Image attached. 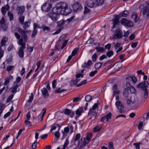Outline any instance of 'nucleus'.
Segmentation results:
<instances>
[{"label": "nucleus", "mask_w": 149, "mask_h": 149, "mask_svg": "<svg viewBox=\"0 0 149 149\" xmlns=\"http://www.w3.org/2000/svg\"><path fill=\"white\" fill-rule=\"evenodd\" d=\"M108 147L109 149H114V146L112 142H110L109 143Z\"/></svg>", "instance_id": "nucleus-63"}, {"label": "nucleus", "mask_w": 149, "mask_h": 149, "mask_svg": "<svg viewBox=\"0 0 149 149\" xmlns=\"http://www.w3.org/2000/svg\"><path fill=\"white\" fill-rule=\"evenodd\" d=\"M97 58V54L96 53H94L92 57V59L93 61H96Z\"/></svg>", "instance_id": "nucleus-57"}, {"label": "nucleus", "mask_w": 149, "mask_h": 149, "mask_svg": "<svg viewBox=\"0 0 149 149\" xmlns=\"http://www.w3.org/2000/svg\"><path fill=\"white\" fill-rule=\"evenodd\" d=\"M25 9L23 6H19L18 7V14L19 16L22 15Z\"/></svg>", "instance_id": "nucleus-17"}, {"label": "nucleus", "mask_w": 149, "mask_h": 149, "mask_svg": "<svg viewBox=\"0 0 149 149\" xmlns=\"http://www.w3.org/2000/svg\"><path fill=\"white\" fill-rule=\"evenodd\" d=\"M132 79L131 81L134 84H135L137 81V79L136 77L133 75H132Z\"/></svg>", "instance_id": "nucleus-59"}, {"label": "nucleus", "mask_w": 149, "mask_h": 149, "mask_svg": "<svg viewBox=\"0 0 149 149\" xmlns=\"http://www.w3.org/2000/svg\"><path fill=\"white\" fill-rule=\"evenodd\" d=\"M118 86L116 84H115L112 87V90H113V94L114 95L116 94H118L120 92L119 90H117Z\"/></svg>", "instance_id": "nucleus-16"}, {"label": "nucleus", "mask_w": 149, "mask_h": 149, "mask_svg": "<svg viewBox=\"0 0 149 149\" xmlns=\"http://www.w3.org/2000/svg\"><path fill=\"white\" fill-rule=\"evenodd\" d=\"M92 99V97L90 95H87L86 96L85 100L86 101L89 102Z\"/></svg>", "instance_id": "nucleus-43"}, {"label": "nucleus", "mask_w": 149, "mask_h": 149, "mask_svg": "<svg viewBox=\"0 0 149 149\" xmlns=\"http://www.w3.org/2000/svg\"><path fill=\"white\" fill-rule=\"evenodd\" d=\"M20 85L17 84H13V87L10 88V90H11V92L12 93V94L10 95V102L12 100L15 94L19 91V90L17 91V88Z\"/></svg>", "instance_id": "nucleus-6"}, {"label": "nucleus", "mask_w": 149, "mask_h": 149, "mask_svg": "<svg viewBox=\"0 0 149 149\" xmlns=\"http://www.w3.org/2000/svg\"><path fill=\"white\" fill-rule=\"evenodd\" d=\"M104 116L106 118V121L108 122L109 120L111 119L112 117L111 113V112H109L107 114L105 115Z\"/></svg>", "instance_id": "nucleus-35"}, {"label": "nucleus", "mask_w": 149, "mask_h": 149, "mask_svg": "<svg viewBox=\"0 0 149 149\" xmlns=\"http://www.w3.org/2000/svg\"><path fill=\"white\" fill-rule=\"evenodd\" d=\"M36 27H35L34 29H33V30L32 31L31 35V38H35L38 33V30H36Z\"/></svg>", "instance_id": "nucleus-30"}, {"label": "nucleus", "mask_w": 149, "mask_h": 149, "mask_svg": "<svg viewBox=\"0 0 149 149\" xmlns=\"http://www.w3.org/2000/svg\"><path fill=\"white\" fill-rule=\"evenodd\" d=\"M66 91L65 89H61V88H57L55 89L54 92L55 93H61Z\"/></svg>", "instance_id": "nucleus-23"}, {"label": "nucleus", "mask_w": 149, "mask_h": 149, "mask_svg": "<svg viewBox=\"0 0 149 149\" xmlns=\"http://www.w3.org/2000/svg\"><path fill=\"white\" fill-rule=\"evenodd\" d=\"M72 8L74 11L80 9L82 7L81 5L79 2H75L72 5Z\"/></svg>", "instance_id": "nucleus-10"}, {"label": "nucleus", "mask_w": 149, "mask_h": 149, "mask_svg": "<svg viewBox=\"0 0 149 149\" xmlns=\"http://www.w3.org/2000/svg\"><path fill=\"white\" fill-rule=\"evenodd\" d=\"M136 87L138 88H140L143 90L146 89L147 88L149 87V83L147 81H144L137 84Z\"/></svg>", "instance_id": "nucleus-5"}, {"label": "nucleus", "mask_w": 149, "mask_h": 149, "mask_svg": "<svg viewBox=\"0 0 149 149\" xmlns=\"http://www.w3.org/2000/svg\"><path fill=\"white\" fill-rule=\"evenodd\" d=\"M41 28H42V31H47V32H48L50 31L51 29V28L49 27L46 26L45 25H43L42 26H41Z\"/></svg>", "instance_id": "nucleus-28"}, {"label": "nucleus", "mask_w": 149, "mask_h": 149, "mask_svg": "<svg viewBox=\"0 0 149 149\" xmlns=\"http://www.w3.org/2000/svg\"><path fill=\"white\" fill-rule=\"evenodd\" d=\"M93 136L92 134L90 133H88L87 134L86 139L87 141L90 142L91 139L92 138Z\"/></svg>", "instance_id": "nucleus-29"}, {"label": "nucleus", "mask_w": 149, "mask_h": 149, "mask_svg": "<svg viewBox=\"0 0 149 149\" xmlns=\"http://www.w3.org/2000/svg\"><path fill=\"white\" fill-rule=\"evenodd\" d=\"M90 114L92 115L93 118H94L93 120L95 119L97 116V111L96 110H92V112L90 113L89 115H90Z\"/></svg>", "instance_id": "nucleus-36"}, {"label": "nucleus", "mask_w": 149, "mask_h": 149, "mask_svg": "<svg viewBox=\"0 0 149 149\" xmlns=\"http://www.w3.org/2000/svg\"><path fill=\"white\" fill-rule=\"evenodd\" d=\"M95 49L98 52H103L104 50V48L102 47H96L95 48Z\"/></svg>", "instance_id": "nucleus-37"}, {"label": "nucleus", "mask_w": 149, "mask_h": 149, "mask_svg": "<svg viewBox=\"0 0 149 149\" xmlns=\"http://www.w3.org/2000/svg\"><path fill=\"white\" fill-rule=\"evenodd\" d=\"M128 13L127 10H125L123 12L120 13L119 15L121 17H126L128 16Z\"/></svg>", "instance_id": "nucleus-27"}, {"label": "nucleus", "mask_w": 149, "mask_h": 149, "mask_svg": "<svg viewBox=\"0 0 149 149\" xmlns=\"http://www.w3.org/2000/svg\"><path fill=\"white\" fill-rule=\"evenodd\" d=\"M105 48L106 49H107L109 50L111 48V44L110 43L108 44L105 46Z\"/></svg>", "instance_id": "nucleus-62"}, {"label": "nucleus", "mask_w": 149, "mask_h": 149, "mask_svg": "<svg viewBox=\"0 0 149 149\" xmlns=\"http://www.w3.org/2000/svg\"><path fill=\"white\" fill-rule=\"evenodd\" d=\"M138 43V42H137L132 43L131 44V47L133 48H135L137 46Z\"/></svg>", "instance_id": "nucleus-60"}, {"label": "nucleus", "mask_w": 149, "mask_h": 149, "mask_svg": "<svg viewBox=\"0 0 149 149\" xmlns=\"http://www.w3.org/2000/svg\"><path fill=\"white\" fill-rule=\"evenodd\" d=\"M52 7L51 4L45 3L42 6L41 10L42 11L48 12L50 10Z\"/></svg>", "instance_id": "nucleus-9"}, {"label": "nucleus", "mask_w": 149, "mask_h": 149, "mask_svg": "<svg viewBox=\"0 0 149 149\" xmlns=\"http://www.w3.org/2000/svg\"><path fill=\"white\" fill-rule=\"evenodd\" d=\"M130 90V93L132 94H135L136 93V90L135 88L133 86H132L129 89L128 91Z\"/></svg>", "instance_id": "nucleus-47"}, {"label": "nucleus", "mask_w": 149, "mask_h": 149, "mask_svg": "<svg viewBox=\"0 0 149 149\" xmlns=\"http://www.w3.org/2000/svg\"><path fill=\"white\" fill-rule=\"evenodd\" d=\"M114 34L113 36V39H120L123 37V32L121 29L117 28L113 31Z\"/></svg>", "instance_id": "nucleus-3"}, {"label": "nucleus", "mask_w": 149, "mask_h": 149, "mask_svg": "<svg viewBox=\"0 0 149 149\" xmlns=\"http://www.w3.org/2000/svg\"><path fill=\"white\" fill-rule=\"evenodd\" d=\"M40 91L44 98H46L49 96V95L48 93V90L46 88H43Z\"/></svg>", "instance_id": "nucleus-11"}, {"label": "nucleus", "mask_w": 149, "mask_h": 149, "mask_svg": "<svg viewBox=\"0 0 149 149\" xmlns=\"http://www.w3.org/2000/svg\"><path fill=\"white\" fill-rule=\"evenodd\" d=\"M58 9L57 6L56 7H54L52 10L47 15V16L50 18L53 21H56L59 18L60 14L59 10H58Z\"/></svg>", "instance_id": "nucleus-2"}, {"label": "nucleus", "mask_w": 149, "mask_h": 149, "mask_svg": "<svg viewBox=\"0 0 149 149\" xmlns=\"http://www.w3.org/2000/svg\"><path fill=\"white\" fill-rule=\"evenodd\" d=\"M19 18V22L20 23L22 24L23 25L24 22V20L25 17L24 16L21 15L20 16Z\"/></svg>", "instance_id": "nucleus-31"}, {"label": "nucleus", "mask_w": 149, "mask_h": 149, "mask_svg": "<svg viewBox=\"0 0 149 149\" xmlns=\"http://www.w3.org/2000/svg\"><path fill=\"white\" fill-rule=\"evenodd\" d=\"M90 142L87 141L86 138L84 137V141L80 145L79 147L81 148H84L85 146H86L87 144H88Z\"/></svg>", "instance_id": "nucleus-18"}, {"label": "nucleus", "mask_w": 149, "mask_h": 149, "mask_svg": "<svg viewBox=\"0 0 149 149\" xmlns=\"http://www.w3.org/2000/svg\"><path fill=\"white\" fill-rule=\"evenodd\" d=\"M103 64V63L99 62L97 63H96L95 65V69H98L100 68L102 65Z\"/></svg>", "instance_id": "nucleus-38"}, {"label": "nucleus", "mask_w": 149, "mask_h": 149, "mask_svg": "<svg viewBox=\"0 0 149 149\" xmlns=\"http://www.w3.org/2000/svg\"><path fill=\"white\" fill-rule=\"evenodd\" d=\"M144 91V98L145 99H146L147 98L148 95V91L147 89H145L144 90H143Z\"/></svg>", "instance_id": "nucleus-56"}, {"label": "nucleus", "mask_w": 149, "mask_h": 149, "mask_svg": "<svg viewBox=\"0 0 149 149\" xmlns=\"http://www.w3.org/2000/svg\"><path fill=\"white\" fill-rule=\"evenodd\" d=\"M127 99L126 100L127 104L128 105H130L131 103H134V101H132V97L131 96H129V97H127Z\"/></svg>", "instance_id": "nucleus-34"}, {"label": "nucleus", "mask_w": 149, "mask_h": 149, "mask_svg": "<svg viewBox=\"0 0 149 149\" xmlns=\"http://www.w3.org/2000/svg\"><path fill=\"white\" fill-rule=\"evenodd\" d=\"M83 111L82 108L81 107H79L76 111V114L79 117L81 115V113Z\"/></svg>", "instance_id": "nucleus-21"}, {"label": "nucleus", "mask_w": 149, "mask_h": 149, "mask_svg": "<svg viewBox=\"0 0 149 149\" xmlns=\"http://www.w3.org/2000/svg\"><path fill=\"white\" fill-rule=\"evenodd\" d=\"M0 25L4 31L6 30L7 26L5 23V19L3 17H2L0 20Z\"/></svg>", "instance_id": "nucleus-14"}, {"label": "nucleus", "mask_w": 149, "mask_h": 149, "mask_svg": "<svg viewBox=\"0 0 149 149\" xmlns=\"http://www.w3.org/2000/svg\"><path fill=\"white\" fill-rule=\"evenodd\" d=\"M8 40V38L6 37H3L1 40V46H5Z\"/></svg>", "instance_id": "nucleus-24"}, {"label": "nucleus", "mask_w": 149, "mask_h": 149, "mask_svg": "<svg viewBox=\"0 0 149 149\" xmlns=\"http://www.w3.org/2000/svg\"><path fill=\"white\" fill-rule=\"evenodd\" d=\"M57 6L60 14L67 15L72 12L71 9L68 7L67 4L65 2H61L58 3Z\"/></svg>", "instance_id": "nucleus-1"}, {"label": "nucleus", "mask_w": 149, "mask_h": 149, "mask_svg": "<svg viewBox=\"0 0 149 149\" xmlns=\"http://www.w3.org/2000/svg\"><path fill=\"white\" fill-rule=\"evenodd\" d=\"M127 20L125 18L122 19L121 20V23L123 25L126 26V24L127 23Z\"/></svg>", "instance_id": "nucleus-49"}, {"label": "nucleus", "mask_w": 149, "mask_h": 149, "mask_svg": "<svg viewBox=\"0 0 149 149\" xmlns=\"http://www.w3.org/2000/svg\"><path fill=\"white\" fill-rule=\"evenodd\" d=\"M95 4L93 1L92 0L89 1L87 3V6L89 8H92L94 6Z\"/></svg>", "instance_id": "nucleus-33"}, {"label": "nucleus", "mask_w": 149, "mask_h": 149, "mask_svg": "<svg viewBox=\"0 0 149 149\" xmlns=\"http://www.w3.org/2000/svg\"><path fill=\"white\" fill-rule=\"evenodd\" d=\"M140 143H134L133 145L135 146L136 147V149H140Z\"/></svg>", "instance_id": "nucleus-64"}, {"label": "nucleus", "mask_w": 149, "mask_h": 149, "mask_svg": "<svg viewBox=\"0 0 149 149\" xmlns=\"http://www.w3.org/2000/svg\"><path fill=\"white\" fill-rule=\"evenodd\" d=\"M99 104L98 103H95L94 104L92 107L91 109H89V111L88 113V116H89L90 113L92 112V110H95V109L98 107Z\"/></svg>", "instance_id": "nucleus-22"}, {"label": "nucleus", "mask_w": 149, "mask_h": 149, "mask_svg": "<svg viewBox=\"0 0 149 149\" xmlns=\"http://www.w3.org/2000/svg\"><path fill=\"white\" fill-rule=\"evenodd\" d=\"M79 49V48H76L74 49L72 52L71 55L72 56H75L76 55Z\"/></svg>", "instance_id": "nucleus-41"}, {"label": "nucleus", "mask_w": 149, "mask_h": 149, "mask_svg": "<svg viewBox=\"0 0 149 149\" xmlns=\"http://www.w3.org/2000/svg\"><path fill=\"white\" fill-rule=\"evenodd\" d=\"M101 130V127H100L99 126H97L94 128L93 129V131L94 132H96L100 131Z\"/></svg>", "instance_id": "nucleus-46"}, {"label": "nucleus", "mask_w": 149, "mask_h": 149, "mask_svg": "<svg viewBox=\"0 0 149 149\" xmlns=\"http://www.w3.org/2000/svg\"><path fill=\"white\" fill-rule=\"evenodd\" d=\"M64 113L70 116L71 118H72L74 115V112L73 111H71V110L68 109H65L64 111Z\"/></svg>", "instance_id": "nucleus-12"}, {"label": "nucleus", "mask_w": 149, "mask_h": 149, "mask_svg": "<svg viewBox=\"0 0 149 149\" xmlns=\"http://www.w3.org/2000/svg\"><path fill=\"white\" fill-rule=\"evenodd\" d=\"M23 39L21 38L18 42V44L21 45L19 49H21L22 50H24V49L26 48V43L24 42H23Z\"/></svg>", "instance_id": "nucleus-15"}, {"label": "nucleus", "mask_w": 149, "mask_h": 149, "mask_svg": "<svg viewBox=\"0 0 149 149\" xmlns=\"http://www.w3.org/2000/svg\"><path fill=\"white\" fill-rule=\"evenodd\" d=\"M52 88L54 89L56 87L57 85V81L56 79H54L52 82Z\"/></svg>", "instance_id": "nucleus-55"}, {"label": "nucleus", "mask_w": 149, "mask_h": 149, "mask_svg": "<svg viewBox=\"0 0 149 149\" xmlns=\"http://www.w3.org/2000/svg\"><path fill=\"white\" fill-rule=\"evenodd\" d=\"M116 19H115L113 21V26L112 27V29H113L115 28L117 25L120 22V21L118 19H116Z\"/></svg>", "instance_id": "nucleus-25"}, {"label": "nucleus", "mask_w": 149, "mask_h": 149, "mask_svg": "<svg viewBox=\"0 0 149 149\" xmlns=\"http://www.w3.org/2000/svg\"><path fill=\"white\" fill-rule=\"evenodd\" d=\"M18 54L19 56L21 58H23L24 56V50L19 49L18 51Z\"/></svg>", "instance_id": "nucleus-26"}, {"label": "nucleus", "mask_w": 149, "mask_h": 149, "mask_svg": "<svg viewBox=\"0 0 149 149\" xmlns=\"http://www.w3.org/2000/svg\"><path fill=\"white\" fill-rule=\"evenodd\" d=\"M97 72V71L95 70L91 72L89 74V76L91 77H93Z\"/></svg>", "instance_id": "nucleus-58"}, {"label": "nucleus", "mask_w": 149, "mask_h": 149, "mask_svg": "<svg viewBox=\"0 0 149 149\" xmlns=\"http://www.w3.org/2000/svg\"><path fill=\"white\" fill-rule=\"evenodd\" d=\"M29 120H26L24 121V123L26 125L28 126V127L31 126L32 125L30 121H28Z\"/></svg>", "instance_id": "nucleus-54"}, {"label": "nucleus", "mask_w": 149, "mask_h": 149, "mask_svg": "<svg viewBox=\"0 0 149 149\" xmlns=\"http://www.w3.org/2000/svg\"><path fill=\"white\" fill-rule=\"evenodd\" d=\"M65 23V21L63 20H61L59 21H58L57 22V27H61V26L63 25Z\"/></svg>", "instance_id": "nucleus-39"}, {"label": "nucleus", "mask_w": 149, "mask_h": 149, "mask_svg": "<svg viewBox=\"0 0 149 149\" xmlns=\"http://www.w3.org/2000/svg\"><path fill=\"white\" fill-rule=\"evenodd\" d=\"M17 30L21 35L22 38L24 40V42H26L28 39V37L26 34L28 33V31H25V29H23L22 28L19 27L17 28Z\"/></svg>", "instance_id": "nucleus-4"}, {"label": "nucleus", "mask_w": 149, "mask_h": 149, "mask_svg": "<svg viewBox=\"0 0 149 149\" xmlns=\"http://www.w3.org/2000/svg\"><path fill=\"white\" fill-rule=\"evenodd\" d=\"M87 82V81L86 79H85L82 81L80 83L76 85V86L77 87H79L85 84Z\"/></svg>", "instance_id": "nucleus-48"}, {"label": "nucleus", "mask_w": 149, "mask_h": 149, "mask_svg": "<svg viewBox=\"0 0 149 149\" xmlns=\"http://www.w3.org/2000/svg\"><path fill=\"white\" fill-rule=\"evenodd\" d=\"M96 4L98 5H101L104 2V0H95Z\"/></svg>", "instance_id": "nucleus-52"}, {"label": "nucleus", "mask_w": 149, "mask_h": 149, "mask_svg": "<svg viewBox=\"0 0 149 149\" xmlns=\"http://www.w3.org/2000/svg\"><path fill=\"white\" fill-rule=\"evenodd\" d=\"M133 23L132 21L128 20L125 26L131 27L133 26Z\"/></svg>", "instance_id": "nucleus-42"}, {"label": "nucleus", "mask_w": 149, "mask_h": 149, "mask_svg": "<svg viewBox=\"0 0 149 149\" xmlns=\"http://www.w3.org/2000/svg\"><path fill=\"white\" fill-rule=\"evenodd\" d=\"M5 107V105L4 104L0 103V116H1Z\"/></svg>", "instance_id": "nucleus-44"}, {"label": "nucleus", "mask_w": 149, "mask_h": 149, "mask_svg": "<svg viewBox=\"0 0 149 149\" xmlns=\"http://www.w3.org/2000/svg\"><path fill=\"white\" fill-rule=\"evenodd\" d=\"M115 104L117 109L119 110L120 113H125V111L123 110L124 107L120 101H116Z\"/></svg>", "instance_id": "nucleus-8"}, {"label": "nucleus", "mask_w": 149, "mask_h": 149, "mask_svg": "<svg viewBox=\"0 0 149 149\" xmlns=\"http://www.w3.org/2000/svg\"><path fill=\"white\" fill-rule=\"evenodd\" d=\"M9 9V6L8 4L4 6L1 8V11L3 15H5L7 11Z\"/></svg>", "instance_id": "nucleus-13"}, {"label": "nucleus", "mask_w": 149, "mask_h": 149, "mask_svg": "<svg viewBox=\"0 0 149 149\" xmlns=\"http://www.w3.org/2000/svg\"><path fill=\"white\" fill-rule=\"evenodd\" d=\"M29 99L28 102L29 103H31L33 100L34 98V95L33 93H31L30 96L29 97Z\"/></svg>", "instance_id": "nucleus-53"}, {"label": "nucleus", "mask_w": 149, "mask_h": 149, "mask_svg": "<svg viewBox=\"0 0 149 149\" xmlns=\"http://www.w3.org/2000/svg\"><path fill=\"white\" fill-rule=\"evenodd\" d=\"M69 144V141L68 140V137L66 138L65 141L64 143L63 147L65 148Z\"/></svg>", "instance_id": "nucleus-51"}, {"label": "nucleus", "mask_w": 149, "mask_h": 149, "mask_svg": "<svg viewBox=\"0 0 149 149\" xmlns=\"http://www.w3.org/2000/svg\"><path fill=\"white\" fill-rule=\"evenodd\" d=\"M142 11V14L144 16L146 13L149 12V6H146L143 8Z\"/></svg>", "instance_id": "nucleus-19"}, {"label": "nucleus", "mask_w": 149, "mask_h": 149, "mask_svg": "<svg viewBox=\"0 0 149 149\" xmlns=\"http://www.w3.org/2000/svg\"><path fill=\"white\" fill-rule=\"evenodd\" d=\"M90 11V10L86 6L84 7V13L86 14L87 13L89 12Z\"/></svg>", "instance_id": "nucleus-61"}, {"label": "nucleus", "mask_w": 149, "mask_h": 149, "mask_svg": "<svg viewBox=\"0 0 149 149\" xmlns=\"http://www.w3.org/2000/svg\"><path fill=\"white\" fill-rule=\"evenodd\" d=\"M21 78L20 77H17L15 80V81L13 83V84H17V83H19L21 80Z\"/></svg>", "instance_id": "nucleus-50"}, {"label": "nucleus", "mask_w": 149, "mask_h": 149, "mask_svg": "<svg viewBox=\"0 0 149 149\" xmlns=\"http://www.w3.org/2000/svg\"><path fill=\"white\" fill-rule=\"evenodd\" d=\"M113 54V52L112 51H107L106 53L107 56L109 58L111 57Z\"/></svg>", "instance_id": "nucleus-45"}, {"label": "nucleus", "mask_w": 149, "mask_h": 149, "mask_svg": "<svg viewBox=\"0 0 149 149\" xmlns=\"http://www.w3.org/2000/svg\"><path fill=\"white\" fill-rule=\"evenodd\" d=\"M30 22H25L24 23V26H23V28L24 29H26V28H28L30 26Z\"/></svg>", "instance_id": "nucleus-40"}, {"label": "nucleus", "mask_w": 149, "mask_h": 149, "mask_svg": "<svg viewBox=\"0 0 149 149\" xmlns=\"http://www.w3.org/2000/svg\"><path fill=\"white\" fill-rule=\"evenodd\" d=\"M78 81L79 80L77 79H76L74 80L72 79L71 81V86H74L75 85H76L77 84L78 82Z\"/></svg>", "instance_id": "nucleus-32"}, {"label": "nucleus", "mask_w": 149, "mask_h": 149, "mask_svg": "<svg viewBox=\"0 0 149 149\" xmlns=\"http://www.w3.org/2000/svg\"><path fill=\"white\" fill-rule=\"evenodd\" d=\"M123 95L125 97H129L130 95L129 94L128 89L126 88L124 89L123 91Z\"/></svg>", "instance_id": "nucleus-20"}, {"label": "nucleus", "mask_w": 149, "mask_h": 149, "mask_svg": "<svg viewBox=\"0 0 149 149\" xmlns=\"http://www.w3.org/2000/svg\"><path fill=\"white\" fill-rule=\"evenodd\" d=\"M81 137V134L77 133L76 135L75 138L71 141V142L73 144L79 146L80 143V139Z\"/></svg>", "instance_id": "nucleus-7"}]
</instances>
